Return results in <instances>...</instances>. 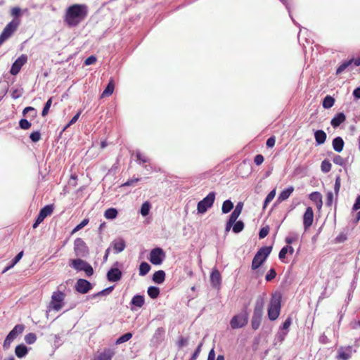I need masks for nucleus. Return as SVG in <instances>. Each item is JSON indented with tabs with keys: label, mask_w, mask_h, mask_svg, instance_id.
I'll return each instance as SVG.
<instances>
[{
	"label": "nucleus",
	"mask_w": 360,
	"mask_h": 360,
	"mask_svg": "<svg viewBox=\"0 0 360 360\" xmlns=\"http://www.w3.org/2000/svg\"><path fill=\"white\" fill-rule=\"evenodd\" d=\"M88 15V8L85 4H73L65 11L64 21L69 27H76L83 21Z\"/></svg>",
	"instance_id": "obj_1"
},
{
	"label": "nucleus",
	"mask_w": 360,
	"mask_h": 360,
	"mask_svg": "<svg viewBox=\"0 0 360 360\" xmlns=\"http://www.w3.org/2000/svg\"><path fill=\"white\" fill-rule=\"evenodd\" d=\"M281 296L280 295H274L271 298L267 309V314L269 320H276L281 314Z\"/></svg>",
	"instance_id": "obj_2"
},
{
	"label": "nucleus",
	"mask_w": 360,
	"mask_h": 360,
	"mask_svg": "<svg viewBox=\"0 0 360 360\" xmlns=\"http://www.w3.org/2000/svg\"><path fill=\"white\" fill-rule=\"evenodd\" d=\"M264 304V300L262 298L257 300L255 302L253 315L251 320V326L255 330H257L261 325Z\"/></svg>",
	"instance_id": "obj_3"
},
{
	"label": "nucleus",
	"mask_w": 360,
	"mask_h": 360,
	"mask_svg": "<svg viewBox=\"0 0 360 360\" xmlns=\"http://www.w3.org/2000/svg\"><path fill=\"white\" fill-rule=\"evenodd\" d=\"M272 250V247L271 246H264L261 248L255 254L252 262L251 268L252 270H256L259 267H260L263 263L266 261L269 255H270Z\"/></svg>",
	"instance_id": "obj_4"
},
{
	"label": "nucleus",
	"mask_w": 360,
	"mask_h": 360,
	"mask_svg": "<svg viewBox=\"0 0 360 360\" xmlns=\"http://www.w3.org/2000/svg\"><path fill=\"white\" fill-rule=\"evenodd\" d=\"M20 24V18H14L4 28L1 34H0V46L17 30Z\"/></svg>",
	"instance_id": "obj_5"
},
{
	"label": "nucleus",
	"mask_w": 360,
	"mask_h": 360,
	"mask_svg": "<svg viewBox=\"0 0 360 360\" xmlns=\"http://www.w3.org/2000/svg\"><path fill=\"white\" fill-rule=\"evenodd\" d=\"M65 294L63 292L60 290L53 292L49 306V309L60 311L65 305Z\"/></svg>",
	"instance_id": "obj_6"
},
{
	"label": "nucleus",
	"mask_w": 360,
	"mask_h": 360,
	"mask_svg": "<svg viewBox=\"0 0 360 360\" xmlns=\"http://www.w3.org/2000/svg\"><path fill=\"white\" fill-rule=\"evenodd\" d=\"M215 200V193L210 192L205 198L200 200L197 205V210L198 213L203 214L210 208Z\"/></svg>",
	"instance_id": "obj_7"
},
{
	"label": "nucleus",
	"mask_w": 360,
	"mask_h": 360,
	"mask_svg": "<svg viewBox=\"0 0 360 360\" xmlns=\"http://www.w3.org/2000/svg\"><path fill=\"white\" fill-rule=\"evenodd\" d=\"M248 322V314L246 311L235 315L230 321V326L233 329L240 328L246 326Z\"/></svg>",
	"instance_id": "obj_8"
},
{
	"label": "nucleus",
	"mask_w": 360,
	"mask_h": 360,
	"mask_svg": "<svg viewBox=\"0 0 360 360\" xmlns=\"http://www.w3.org/2000/svg\"><path fill=\"white\" fill-rule=\"evenodd\" d=\"M74 251L77 257H86L89 254V248L86 243L80 238L74 241Z\"/></svg>",
	"instance_id": "obj_9"
},
{
	"label": "nucleus",
	"mask_w": 360,
	"mask_h": 360,
	"mask_svg": "<svg viewBox=\"0 0 360 360\" xmlns=\"http://www.w3.org/2000/svg\"><path fill=\"white\" fill-rule=\"evenodd\" d=\"M165 258V253L160 248H155L150 251L149 260L155 265H160Z\"/></svg>",
	"instance_id": "obj_10"
},
{
	"label": "nucleus",
	"mask_w": 360,
	"mask_h": 360,
	"mask_svg": "<svg viewBox=\"0 0 360 360\" xmlns=\"http://www.w3.org/2000/svg\"><path fill=\"white\" fill-rule=\"evenodd\" d=\"M356 351L353 350L352 346H341L339 347L336 359L338 360H349L352 358V354Z\"/></svg>",
	"instance_id": "obj_11"
},
{
	"label": "nucleus",
	"mask_w": 360,
	"mask_h": 360,
	"mask_svg": "<svg viewBox=\"0 0 360 360\" xmlns=\"http://www.w3.org/2000/svg\"><path fill=\"white\" fill-rule=\"evenodd\" d=\"M27 57L26 55H21L13 63L10 73L13 75H16L20 70L21 68L27 63Z\"/></svg>",
	"instance_id": "obj_12"
},
{
	"label": "nucleus",
	"mask_w": 360,
	"mask_h": 360,
	"mask_svg": "<svg viewBox=\"0 0 360 360\" xmlns=\"http://www.w3.org/2000/svg\"><path fill=\"white\" fill-rule=\"evenodd\" d=\"M91 288V283L82 278L78 279L75 285L76 290L82 294L87 293Z\"/></svg>",
	"instance_id": "obj_13"
},
{
	"label": "nucleus",
	"mask_w": 360,
	"mask_h": 360,
	"mask_svg": "<svg viewBox=\"0 0 360 360\" xmlns=\"http://www.w3.org/2000/svg\"><path fill=\"white\" fill-rule=\"evenodd\" d=\"M314 211L311 207H308L303 216V225L304 230L307 231L313 224Z\"/></svg>",
	"instance_id": "obj_14"
},
{
	"label": "nucleus",
	"mask_w": 360,
	"mask_h": 360,
	"mask_svg": "<svg viewBox=\"0 0 360 360\" xmlns=\"http://www.w3.org/2000/svg\"><path fill=\"white\" fill-rule=\"evenodd\" d=\"M115 354L114 349L105 348L102 352L98 354L93 360H111Z\"/></svg>",
	"instance_id": "obj_15"
},
{
	"label": "nucleus",
	"mask_w": 360,
	"mask_h": 360,
	"mask_svg": "<svg viewBox=\"0 0 360 360\" xmlns=\"http://www.w3.org/2000/svg\"><path fill=\"white\" fill-rule=\"evenodd\" d=\"M122 273L117 268H111L107 273V278L110 282L119 281L122 278Z\"/></svg>",
	"instance_id": "obj_16"
},
{
	"label": "nucleus",
	"mask_w": 360,
	"mask_h": 360,
	"mask_svg": "<svg viewBox=\"0 0 360 360\" xmlns=\"http://www.w3.org/2000/svg\"><path fill=\"white\" fill-rule=\"evenodd\" d=\"M346 120V116L343 112H339L335 115L331 120L330 124L334 127H338L342 123Z\"/></svg>",
	"instance_id": "obj_17"
},
{
	"label": "nucleus",
	"mask_w": 360,
	"mask_h": 360,
	"mask_svg": "<svg viewBox=\"0 0 360 360\" xmlns=\"http://www.w3.org/2000/svg\"><path fill=\"white\" fill-rule=\"evenodd\" d=\"M221 278L219 271L217 269L213 270L210 275L212 285L215 288L219 287L221 284Z\"/></svg>",
	"instance_id": "obj_18"
},
{
	"label": "nucleus",
	"mask_w": 360,
	"mask_h": 360,
	"mask_svg": "<svg viewBox=\"0 0 360 360\" xmlns=\"http://www.w3.org/2000/svg\"><path fill=\"white\" fill-rule=\"evenodd\" d=\"M115 89V84L112 78H110L108 84L107 85L106 88L103 91L101 98H105V97H109L110 96Z\"/></svg>",
	"instance_id": "obj_19"
},
{
	"label": "nucleus",
	"mask_w": 360,
	"mask_h": 360,
	"mask_svg": "<svg viewBox=\"0 0 360 360\" xmlns=\"http://www.w3.org/2000/svg\"><path fill=\"white\" fill-rule=\"evenodd\" d=\"M332 145L335 151L340 153L343 150L345 142L341 137L338 136L333 140Z\"/></svg>",
	"instance_id": "obj_20"
},
{
	"label": "nucleus",
	"mask_w": 360,
	"mask_h": 360,
	"mask_svg": "<svg viewBox=\"0 0 360 360\" xmlns=\"http://www.w3.org/2000/svg\"><path fill=\"white\" fill-rule=\"evenodd\" d=\"M112 245L115 253H119L123 251L126 247L125 242L123 239H119L112 243Z\"/></svg>",
	"instance_id": "obj_21"
},
{
	"label": "nucleus",
	"mask_w": 360,
	"mask_h": 360,
	"mask_svg": "<svg viewBox=\"0 0 360 360\" xmlns=\"http://www.w3.org/2000/svg\"><path fill=\"white\" fill-rule=\"evenodd\" d=\"M87 262L81 259L71 260V266L77 271H82Z\"/></svg>",
	"instance_id": "obj_22"
},
{
	"label": "nucleus",
	"mask_w": 360,
	"mask_h": 360,
	"mask_svg": "<svg viewBox=\"0 0 360 360\" xmlns=\"http://www.w3.org/2000/svg\"><path fill=\"white\" fill-rule=\"evenodd\" d=\"M314 137H315L316 142L319 145H321V144L324 143V142L326 141V138H327V135H326V132L324 131H323V130H317L314 133Z\"/></svg>",
	"instance_id": "obj_23"
},
{
	"label": "nucleus",
	"mask_w": 360,
	"mask_h": 360,
	"mask_svg": "<svg viewBox=\"0 0 360 360\" xmlns=\"http://www.w3.org/2000/svg\"><path fill=\"white\" fill-rule=\"evenodd\" d=\"M165 279V273L162 270L155 271L153 275V281L158 284L162 283Z\"/></svg>",
	"instance_id": "obj_24"
},
{
	"label": "nucleus",
	"mask_w": 360,
	"mask_h": 360,
	"mask_svg": "<svg viewBox=\"0 0 360 360\" xmlns=\"http://www.w3.org/2000/svg\"><path fill=\"white\" fill-rule=\"evenodd\" d=\"M309 199L316 202L317 207L319 208L321 207L322 206V196L321 194L319 192H313L309 195Z\"/></svg>",
	"instance_id": "obj_25"
},
{
	"label": "nucleus",
	"mask_w": 360,
	"mask_h": 360,
	"mask_svg": "<svg viewBox=\"0 0 360 360\" xmlns=\"http://www.w3.org/2000/svg\"><path fill=\"white\" fill-rule=\"evenodd\" d=\"M27 352L28 349L27 347L23 344L17 345L15 349V355L18 358L24 357L27 354Z\"/></svg>",
	"instance_id": "obj_26"
},
{
	"label": "nucleus",
	"mask_w": 360,
	"mask_h": 360,
	"mask_svg": "<svg viewBox=\"0 0 360 360\" xmlns=\"http://www.w3.org/2000/svg\"><path fill=\"white\" fill-rule=\"evenodd\" d=\"M243 204L242 202H238L233 212L231 213L229 219L233 221H236L240 214H241Z\"/></svg>",
	"instance_id": "obj_27"
},
{
	"label": "nucleus",
	"mask_w": 360,
	"mask_h": 360,
	"mask_svg": "<svg viewBox=\"0 0 360 360\" xmlns=\"http://www.w3.org/2000/svg\"><path fill=\"white\" fill-rule=\"evenodd\" d=\"M294 191V188L292 186H290L288 188L283 190L278 196V200L279 201H283L287 200L290 195L292 194V193Z\"/></svg>",
	"instance_id": "obj_28"
},
{
	"label": "nucleus",
	"mask_w": 360,
	"mask_h": 360,
	"mask_svg": "<svg viewBox=\"0 0 360 360\" xmlns=\"http://www.w3.org/2000/svg\"><path fill=\"white\" fill-rule=\"evenodd\" d=\"M25 329V326L22 324L16 325L9 333L11 336H13L15 339L19 335H20Z\"/></svg>",
	"instance_id": "obj_29"
},
{
	"label": "nucleus",
	"mask_w": 360,
	"mask_h": 360,
	"mask_svg": "<svg viewBox=\"0 0 360 360\" xmlns=\"http://www.w3.org/2000/svg\"><path fill=\"white\" fill-rule=\"evenodd\" d=\"M144 302H145L144 297L142 295H138L134 296L131 301V304H133L136 307H141L144 304Z\"/></svg>",
	"instance_id": "obj_30"
},
{
	"label": "nucleus",
	"mask_w": 360,
	"mask_h": 360,
	"mask_svg": "<svg viewBox=\"0 0 360 360\" xmlns=\"http://www.w3.org/2000/svg\"><path fill=\"white\" fill-rule=\"evenodd\" d=\"M53 205H48L41 208L39 211V214H42L44 218H46L48 216H50L53 212Z\"/></svg>",
	"instance_id": "obj_31"
},
{
	"label": "nucleus",
	"mask_w": 360,
	"mask_h": 360,
	"mask_svg": "<svg viewBox=\"0 0 360 360\" xmlns=\"http://www.w3.org/2000/svg\"><path fill=\"white\" fill-rule=\"evenodd\" d=\"M117 210L115 208L107 209L104 212V217L107 219H114L117 216Z\"/></svg>",
	"instance_id": "obj_32"
},
{
	"label": "nucleus",
	"mask_w": 360,
	"mask_h": 360,
	"mask_svg": "<svg viewBox=\"0 0 360 360\" xmlns=\"http://www.w3.org/2000/svg\"><path fill=\"white\" fill-rule=\"evenodd\" d=\"M334 103L335 99L332 96L328 95L324 98L323 101V107L326 109L330 108L333 106Z\"/></svg>",
	"instance_id": "obj_33"
},
{
	"label": "nucleus",
	"mask_w": 360,
	"mask_h": 360,
	"mask_svg": "<svg viewBox=\"0 0 360 360\" xmlns=\"http://www.w3.org/2000/svg\"><path fill=\"white\" fill-rule=\"evenodd\" d=\"M150 270V266L147 262H143L139 266V275L145 276L149 272Z\"/></svg>",
	"instance_id": "obj_34"
},
{
	"label": "nucleus",
	"mask_w": 360,
	"mask_h": 360,
	"mask_svg": "<svg viewBox=\"0 0 360 360\" xmlns=\"http://www.w3.org/2000/svg\"><path fill=\"white\" fill-rule=\"evenodd\" d=\"M233 207V204L230 200H226L223 202L221 211L223 213L229 212Z\"/></svg>",
	"instance_id": "obj_35"
},
{
	"label": "nucleus",
	"mask_w": 360,
	"mask_h": 360,
	"mask_svg": "<svg viewBox=\"0 0 360 360\" xmlns=\"http://www.w3.org/2000/svg\"><path fill=\"white\" fill-rule=\"evenodd\" d=\"M148 294L152 299H155L160 294V290L158 287L150 286L148 289Z\"/></svg>",
	"instance_id": "obj_36"
},
{
	"label": "nucleus",
	"mask_w": 360,
	"mask_h": 360,
	"mask_svg": "<svg viewBox=\"0 0 360 360\" xmlns=\"http://www.w3.org/2000/svg\"><path fill=\"white\" fill-rule=\"evenodd\" d=\"M131 338H132V333H127L122 335V336H120L119 338H117L115 343L117 345L124 343L125 342L129 341Z\"/></svg>",
	"instance_id": "obj_37"
},
{
	"label": "nucleus",
	"mask_w": 360,
	"mask_h": 360,
	"mask_svg": "<svg viewBox=\"0 0 360 360\" xmlns=\"http://www.w3.org/2000/svg\"><path fill=\"white\" fill-rule=\"evenodd\" d=\"M23 255V251L20 252L13 259L12 263L11 265L8 266L4 271L3 273L6 272L11 268L13 267L22 258Z\"/></svg>",
	"instance_id": "obj_38"
},
{
	"label": "nucleus",
	"mask_w": 360,
	"mask_h": 360,
	"mask_svg": "<svg viewBox=\"0 0 360 360\" xmlns=\"http://www.w3.org/2000/svg\"><path fill=\"white\" fill-rule=\"evenodd\" d=\"M244 229V223L242 221H238L233 224L232 230L235 233H238Z\"/></svg>",
	"instance_id": "obj_39"
},
{
	"label": "nucleus",
	"mask_w": 360,
	"mask_h": 360,
	"mask_svg": "<svg viewBox=\"0 0 360 360\" xmlns=\"http://www.w3.org/2000/svg\"><path fill=\"white\" fill-rule=\"evenodd\" d=\"M331 167H332V165L329 160H324L323 161H322L321 165V169L323 172L327 173V172H330L331 169Z\"/></svg>",
	"instance_id": "obj_40"
},
{
	"label": "nucleus",
	"mask_w": 360,
	"mask_h": 360,
	"mask_svg": "<svg viewBox=\"0 0 360 360\" xmlns=\"http://www.w3.org/2000/svg\"><path fill=\"white\" fill-rule=\"evenodd\" d=\"M275 195H276V190L275 189L272 190L267 195V196L265 198L264 202L263 209H265L267 207L268 204L273 200V199L275 197Z\"/></svg>",
	"instance_id": "obj_41"
},
{
	"label": "nucleus",
	"mask_w": 360,
	"mask_h": 360,
	"mask_svg": "<svg viewBox=\"0 0 360 360\" xmlns=\"http://www.w3.org/2000/svg\"><path fill=\"white\" fill-rule=\"evenodd\" d=\"M352 64V61L350 60L343 62L337 69L336 74L339 75L342 73L346 68Z\"/></svg>",
	"instance_id": "obj_42"
},
{
	"label": "nucleus",
	"mask_w": 360,
	"mask_h": 360,
	"mask_svg": "<svg viewBox=\"0 0 360 360\" xmlns=\"http://www.w3.org/2000/svg\"><path fill=\"white\" fill-rule=\"evenodd\" d=\"M52 100H53V98L51 97V98H49L48 99V101L45 103V105L44 106V108L42 110V112H41V115L43 117H45V116H46L48 115L49 109H50V108L51 106V104H52Z\"/></svg>",
	"instance_id": "obj_43"
},
{
	"label": "nucleus",
	"mask_w": 360,
	"mask_h": 360,
	"mask_svg": "<svg viewBox=\"0 0 360 360\" xmlns=\"http://www.w3.org/2000/svg\"><path fill=\"white\" fill-rule=\"evenodd\" d=\"M150 209V204L148 202H145L142 204L141 207V214L146 217L149 214V211Z\"/></svg>",
	"instance_id": "obj_44"
},
{
	"label": "nucleus",
	"mask_w": 360,
	"mask_h": 360,
	"mask_svg": "<svg viewBox=\"0 0 360 360\" xmlns=\"http://www.w3.org/2000/svg\"><path fill=\"white\" fill-rule=\"evenodd\" d=\"M28 112H30V117H31L32 118H34L37 116V112L35 108H34L33 107H26L25 108H24L23 111H22V114L25 115L26 114H27Z\"/></svg>",
	"instance_id": "obj_45"
},
{
	"label": "nucleus",
	"mask_w": 360,
	"mask_h": 360,
	"mask_svg": "<svg viewBox=\"0 0 360 360\" xmlns=\"http://www.w3.org/2000/svg\"><path fill=\"white\" fill-rule=\"evenodd\" d=\"M36 340L37 336L33 333H30L25 336V341L29 345L34 343Z\"/></svg>",
	"instance_id": "obj_46"
},
{
	"label": "nucleus",
	"mask_w": 360,
	"mask_h": 360,
	"mask_svg": "<svg viewBox=\"0 0 360 360\" xmlns=\"http://www.w3.org/2000/svg\"><path fill=\"white\" fill-rule=\"evenodd\" d=\"M89 221V219H84L78 225H77L74 228V229L72 231V234L77 232L78 231L84 228L85 226L88 224Z\"/></svg>",
	"instance_id": "obj_47"
},
{
	"label": "nucleus",
	"mask_w": 360,
	"mask_h": 360,
	"mask_svg": "<svg viewBox=\"0 0 360 360\" xmlns=\"http://www.w3.org/2000/svg\"><path fill=\"white\" fill-rule=\"evenodd\" d=\"M22 93H23V89L22 88L15 89H12L11 90V97L13 99H17V98H19L20 97L22 96Z\"/></svg>",
	"instance_id": "obj_48"
},
{
	"label": "nucleus",
	"mask_w": 360,
	"mask_h": 360,
	"mask_svg": "<svg viewBox=\"0 0 360 360\" xmlns=\"http://www.w3.org/2000/svg\"><path fill=\"white\" fill-rule=\"evenodd\" d=\"M14 340H15V338H13V336H11V334L8 333V335L6 336V338L4 342V344H3L4 349H8L10 347L11 342Z\"/></svg>",
	"instance_id": "obj_49"
},
{
	"label": "nucleus",
	"mask_w": 360,
	"mask_h": 360,
	"mask_svg": "<svg viewBox=\"0 0 360 360\" xmlns=\"http://www.w3.org/2000/svg\"><path fill=\"white\" fill-rule=\"evenodd\" d=\"M333 161L335 165H338L340 166H344L345 165V162H346L345 160L339 155H336L333 158Z\"/></svg>",
	"instance_id": "obj_50"
},
{
	"label": "nucleus",
	"mask_w": 360,
	"mask_h": 360,
	"mask_svg": "<svg viewBox=\"0 0 360 360\" xmlns=\"http://www.w3.org/2000/svg\"><path fill=\"white\" fill-rule=\"evenodd\" d=\"M19 125L22 129H28L31 127V123L26 119H22L19 122Z\"/></svg>",
	"instance_id": "obj_51"
},
{
	"label": "nucleus",
	"mask_w": 360,
	"mask_h": 360,
	"mask_svg": "<svg viewBox=\"0 0 360 360\" xmlns=\"http://www.w3.org/2000/svg\"><path fill=\"white\" fill-rule=\"evenodd\" d=\"M276 276V272L274 269H271L265 276L266 281H271Z\"/></svg>",
	"instance_id": "obj_52"
},
{
	"label": "nucleus",
	"mask_w": 360,
	"mask_h": 360,
	"mask_svg": "<svg viewBox=\"0 0 360 360\" xmlns=\"http://www.w3.org/2000/svg\"><path fill=\"white\" fill-rule=\"evenodd\" d=\"M340 186H341V179H340V176H338L335 179V186H334V190H335L336 196L338 195V193H339V191L340 189Z\"/></svg>",
	"instance_id": "obj_53"
},
{
	"label": "nucleus",
	"mask_w": 360,
	"mask_h": 360,
	"mask_svg": "<svg viewBox=\"0 0 360 360\" xmlns=\"http://www.w3.org/2000/svg\"><path fill=\"white\" fill-rule=\"evenodd\" d=\"M269 233V227L268 226L262 228L259 233V238H264Z\"/></svg>",
	"instance_id": "obj_54"
},
{
	"label": "nucleus",
	"mask_w": 360,
	"mask_h": 360,
	"mask_svg": "<svg viewBox=\"0 0 360 360\" xmlns=\"http://www.w3.org/2000/svg\"><path fill=\"white\" fill-rule=\"evenodd\" d=\"M202 346V343H200L198 345V346L197 347L195 351L194 352V353L191 356L190 360H196L197 359V358L198 357V356H199V354L200 353Z\"/></svg>",
	"instance_id": "obj_55"
},
{
	"label": "nucleus",
	"mask_w": 360,
	"mask_h": 360,
	"mask_svg": "<svg viewBox=\"0 0 360 360\" xmlns=\"http://www.w3.org/2000/svg\"><path fill=\"white\" fill-rule=\"evenodd\" d=\"M30 138L33 142H37L41 139V134L39 131H34L30 134Z\"/></svg>",
	"instance_id": "obj_56"
},
{
	"label": "nucleus",
	"mask_w": 360,
	"mask_h": 360,
	"mask_svg": "<svg viewBox=\"0 0 360 360\" xmlns=\"http://www.w3.org/2000/svg\"><path fill=\"white\" fill-rule=\"evenodd\" d=\"M82 271H84L86 273V276H91L94 274V269L92 266L88 263L86 264V265L85 266Z\"/></svg>",
	"instance_id": "obj_57"
},
{
	"label": "nucleus",
	"mask_w": 360,
	"mask_h": 360,
	"mask_svg": "<svg viewBox=\"0 0 360 360\" xmlns=\"http://www.w3.org/2000/svg\"><path fill=\"white\" fill-rule=\"evenodd\" d=\"M11 13L14 18H18V17L21 14V10L18 7H14L11 9Z\"/></svg>",
	"instance_id": "obj_58"
},
{
	"label": "nucleus",
	"mask_w": 360,
	"mask_h": 360,
	"mask_svg": "<svg viewBox=\"0 0 360 360\" xmlns=\"http://www.w3.org/2000/svg\"><path fill=\"white\" fill-rule=\"evenodd\" d=\"M333 202V193L331 191L328 192L326 195V205L331 206Z\"/></svg>",
	"instance_id": "obj_59"
},
{
	"label": "nucleus",
	"mask_w": 360,
	"mask_h": 360,
	"mask_svg": "<svg viewBox=\"0 0 360 360\" xmlns=\"http://www.w3.org/2000/svg\"><path fill=\"white\" fill-rule=\"evenodd\" d=\"M45 218L42 216V214H38L35 222L34 223L32 227L33 229H36L44 220Z\"/></svg>",
	"instance_id": "obj_60"
},
{
	"label": "nucleus",
	"mask_w": 360,
	"mask_h": 360,
	"mask_svg": "<svg viewBox=\"0 0 360 360\" xmlns=\"http://www.w3.org/2000/svg\"><path fill=\"white\" fill-rule=\"evenodd\" d=\"M292 323V319L290 317H288L283 323L282 326L281 327V329L282 330H287L290 326Z\"/></svg>",
	"instance_id": "obj_61"
},
{
	"label": "nucleus",
	"mask_w": 360,
	"mask_h": 360,
	"mask_svg": "<svg viewBox=\"0 0 360 360\" xmlns=\"http://www.w3.org/2000/svg\"><path fill=\"white\" fill-rule=\"evenodd\" d=\"M264 157L262 155H257L255 158H254V162L257 165H260L263 163L264 162Z\"/></svg>",
	"instance_id": "obj_62"
},
{
	"label": "nucleus",
	"mask_w": 360,
	"mask_h": 360,
	"mask_svg": "<svg viewBox=\"0 0 360 360\" xmlns=\"http://www.w3.org/2000/svg\"><path fill=\"white\" fill-rule=\"evenodd\" d=\"M96 58L94 56H91L88 57L87 58H86V60H84V64L86 65H90L96 63Z\"/></svg>",
	"instance_id": "obj_63"
},
{
	"label": "nucleus",
	"mask_w": 360,
	"mask_h": 360,
	"mask_svg": "<svg viewBox=\"0 0 360 360\" xmlns=\"http://www.w3.org/2000/svg\"><path fill=\"white\" fill-rule=\"evenodd\" d=\"M275 143H276V138H275V136H273L267 139L266 144L267 147L272 148L275 146Z\"/></svg>",
	"instance_id": "obj_64"
}]
</instances>
